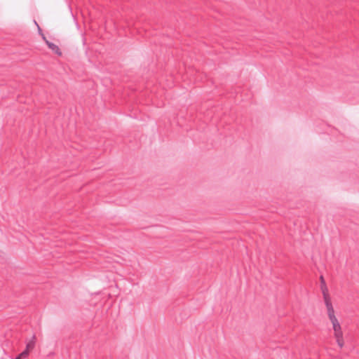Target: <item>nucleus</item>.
I'll use <instances>...</instances> for the list:
<instances>
[{"label":"nucleus","mask_w":359,"mask_h":359,"mask_svg":"<svg viewBox=\"0 0 359 359\" xmlns=\"http://www.w3.org/2000/svg\"><path fill=\"white\" fill-rule=\"evenodd\" d=\"M336 337H342V332L339 322L332 323Z\"/></svg>","instance_id":"nucleus-3"},{"label":"nucleus","mask_w":359,"mask_h":359,"mask_svg":"<svg viewBox=\"0 0 359 359\" xmlns=\"http://www.w3.org/2000/svg\"><path fill=\"white\" fill-rule=\"evenodd\" d=\"M341 337H337V343L339 345V346H343V344L341 342V339H340Z\"/></svg>","instance_id":"nucleus-8"},{"label":"nucleus","mask_w":359,"mask_h":359,"mask_svg":"<svg viewBox=\"0 0 359 359\" xmlns=\"http://www.w3.org/2000/svg\"><path fill=\"white\" fill-rule=\"evenodd\" d=\"M46 45L55 54H57L59 56L62 55V52L60 51L59 47L57 45H55V43H53L49 41H46Z\"/></svg>","instance_id":"nucleus-2"},{"label":"nucleus","mask_w":359,"mask_h":359,"mask_svg":"<svg viewBox=\"0 0 359 359\" xmlns=\"http://www.w3.org/2000/svg\"><path fill=\"white\" fill-rule=\"evenodd\" d=\"M34 24L36 25V26L37 27H38V26H39V25H38L37 22H36L35 20H34Z\"/></svg>","instance_id":"nucleus-10"},{"label":"nucleus","mask_w":359,"mask_h":359,"mask_svg":"<svg viewBox=\"0 0 359 359\" xmlns=\"http://www.w3.org/2000/svg\"><path fill=\"white\" fill-rule=\"evenodd\" d=\"M37 30H38V33H39V35L41 36V34H43V32H42V29L40 27V26H38Z\"/></svg>","instance_id":"nucleus-7"},{"label":"nucleus","mask_w":359,"mask_h":359,"mask_svg":"<svg viewBox=\"0 0 359 359\" xmlns=\"http://www.w3.org/2000/svg\"><path fill=\"white\" fill-rule=\"evenodd\" d=\"M329 318H330V321L332 322V323L338 322V320L337 319V318L334 315L330 316Z\"/></svg>","instance_id":"nucleus-6"},{"label":"nucleus","mask_w":359,"mask_h":359,"mask_svg":"<svg viewBox=\"0 0 359 359\" xmlns=\"http://www.w3.org/2000/svg\"><path fill=\"white\" fill-rule=\"evenodd\" d=\"M320 281H321V290L323 295L324 302L325 304V306L327 307V315L328 317L334 315V311L332 304V302L330 301L329 294H328V290L325 284V281L323 277V276H320Z\"/></svg>","instance_id":"nucleus-1"},{"label":"nucleus","mask_w":359,"mask_h":359,"mask_svg":"<svg viewBox=\"0 0 359 359\" xmlns=\"http://www.w3.org/2000/svg\"><path fill=\"white\" fill-rule=\"evenodd\" d=\"M34 339H35V337L33 336L32 339L27 343L25 350H27L28 352L34 347V344H35Z\"/></svg>","instance_id":"nucleus-4"},{"label":"nucleus","mask_w":359,"mask_h":359,"mask_svg":"<svg viewBox=\"0 0 359 359\" xmlns=\"http://www.w3.org/2000/svg\"><path fill=\"white\" fill-rule=\"evenodd\" d=\"M41 36L42 39H43V40L45 41V43H46V41H48V40L46 39V36H45L43 34H41Z\"/></svg>","instance_id":"nucleus-9"},{"label":"nucleus","mask_w":359,"mask_h":359,"mask_svg":"<svg viewBox=\"0 0 359 359\" xmlns=\"http://www.w3.org/2000/svg\"><path fill=\"white\" fill-rule=\"evenodd\" d=\"M29 352L27 350L23 351L21 353H20L18 356H16L14 359H22L25 358L28 355Z\"/></svg>","instance_id":"nucleus-5"}]
</instances>
